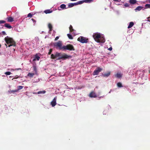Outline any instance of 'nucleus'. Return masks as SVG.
Here are the masks:
<instances>
[{
  "instance_id": "1",
  "label": "nucleus",
  "mask_w": 150,
  "mask_h": 150,
  "mask_svg": "<svg viewBox=\"0 0 150 150\" xmlns=\"http://www.w3.org/2000/svg\"><path fill=\"white\" fill-rule=\"evenodd\" d=\"M93 37L95 41L97 43H103L105 42L104 35L100 33L96 32L93 33Z\"/></svg>"
},
{
  "instance_id": "2",
  "label": "nucleus",
  "mask_w": 150,
  "mask_h": 150,
  "mask_svg": "<svg viewBox=\"0 0 150 150\" xmlns=\"http://www.w3.org/2000/svg\"><path fill=\"white\" fill-rule=\"evenodd\" d=\"M51 58L53 59L57 58L58 57V59H65L69 58L72 57L71 55H68L65 53H59L56 52L54 54H52L51 55Z\"/></svg>"
},
{
  "instance_id": "3",
  "label": "nucleus",
  "mask_w": 150,
  "mask_h": 150,
  "mask_svg": "<svg viewBox=\"0 0 150 150\" xmlns=\"http://www.w3.org/2000/svg\"><path fill=\"white\" fill-rule=\"evenodd\" d=\"M4 40L6 43L8 45V47L11 46H15V42L12 38L7 36L5 38Z\"/></svg>"
},
{
  "instance_id": "4",
  "label": "nucleus",
  "mask_w": 150,
  "mask_h": 150,
  "mask_svg": "<svg viewBox=\"0 0 150 150\" xmlns=\"http://www.w3.org/2000/svg\"><path fill=\"white\" fill-rule=\"evenodd\" d=\"M63 50H68L69 51H74L75 49L74 46L71 44H68L66 46H63Z\"/></svg>"
},
{
  "instance_id": "5",
  "label": "nucleus",
  "mask_w": 150,
  "mask_h": 150,
  "mask_svg": "<svg viewBox=\"0 0 150 150\" xmlns=\"http://www.w3.org/2000/svg\"><path fill=\"white\" fill-rule=\"evenodd\" d=\"M77 40L82 43H86L88 42V39L85 37L82 36L79 37L78 38Z\"/></svg>"
},
{
  "instance_id": "6",
  "label": "nucleus",
  "mask_w": 150,
  "mask_h": 150,
  "mask_svg": "<svg viewBox=\"0 0 150 150\" xmlns=\"http://www.w3.org/2000/svg\"><path fill=\"white\" fill-rule=\"evenodd\" d=\"M54 47L57 48L58 47V49L59 50H63V46H62V42L59 41L57 42H55L54 43Z\"/></svg>"
},
{
  "instance_id": "7",
  "label": "nucleus",
  "mask_w": 150,
  "mask_h": 150,
  "mask_svg": "<svg viewBox=\"0 0 150 150\" xmlns=\"http://www.w3.org/2000/svg\"><path fill=\"white\" fill-rule=\"evenodd\" d=\"M102 70V69L100 67H98L93 71V75H97Z\"/></svg>"
},
{
  "instance_id": "8",
  "label": "nucleus",
  "mask_w": 150,
  "mask_h": 150,
  "mask_svg": "<svg viewBox=\"0 0 150 150\" xmlns=\"http://www.w3.org/2000/svg\"><path fill=\"white\" fill-rule=\"evenodd\" d=\"M57 99V97H55L53 99L52 101L50 103V104L52 105V107H54L56 105V100Z\"/></svg>"
},
{
  "instance_id": "9",
  "label": "nucleus",
  "mask_w": 150,
  "mask_h": 150,
  "mask_svg": "<svg viewBox=\"0 0 150 150\" xmlns=\"http://www.w3.org/2000/svg\"><path fill=\"white\" fill-rule=\"evenodd\" d=\"M40 58V57L38 54H36L33 59V61L35 62L36 60L39 61Z\"/></svg>"
},
{
  "instance_id": "10",
  "label": "nucleus",
  "mask_w": 150,
  "mask_h": 150,
  "mask_svg": "<svg viewBox=\"0 0 150 150\" xmlns=\"http://www.w3.org/2000/svg\"><path fill=\"white\" fill-rule=\"evenodd\" d=\"M89 96L91 98H96L97 97L96 94L94 92H92L89 94Z\"/></svg>"
},
{
  "instance_id": "11",
  "label": "nucleus",
  "mask_w": 150,
  "mask_h": 150,
  "mask_svg": "<svg viewBox=\"0 0 150 150\" xmlns=\"http://www.w3.org/2000/svg\"><path fill=\"white\" fill-rule=\"evenodd\" d=\"M129 3L132 5H134L137 2L136 0H129Z\"/></svg>"
},
{
  "instance_id": "12",
  "label": "nucleus",
  "mask_w": 150,
  "mask_h": 150,
  "mask_svg": "<svg viewBox=\"0 0 150 150\" xmlns=\"http://www.w3.org/2000/svg\"><path fill=\"white\" fill-rule=\"evenodd\" d=\"M143 8V7L142 6H137L135 9V11L136 12H137L138 11H140Z\"/></svg>"
},
{
  "instance_id": "13",
  "label": "nucleus",
  "mask_w": 150,
  "mask_h": 150,
  "mask_svg": "<svg viewBox=\"0 0 150 150\" xmlns=\"http://www.w3.org/2000/svg\"><path fill=\"white\" fill-rule=\"evenodd\" d=\"M48 27L49 28V33H50V32L52 30V24L50 23H49L48 24Z\"/></svg>"
},
{
  "instance_id": "14",
  "label": "nucleus",
  "mask_w": 150,
  "mask_h": 150,
  "mask_svg": "<svg viewBox=\"0 0 150 150\" xmlns=\"http://www.w3.org/2000/svg\"><path fill=\"white\" fill-rule=\"evenodd\" d=\"M69 30H70V32H73V33L74 34H76V33H75V31L73 28V27L71 25H70V27H69Z\"/></svg>"
},
{
  "instance_id": "15",
  "label": "nucleus",
  "mask_w": 150,
  "mask_h": 150,
  "mask_svg": "<svg viewBox=\"0 0 150 150\" xmlns=\"http://www.w3.org/2000/svg\"><path fill=\"white\" fill-rule=\"evenodd\" d=\"M4 26L5 27L8 29H11L12 28L11 26L8 23H5L4 25Z\"/></svg>"
},
{
  "instance_id": "16",
  "label": "nucleus",
  "mask_w": 150,
  "mask_h": 150,
  "mask_svg": "<svg viewBox=\"0 0 150 150\" xmlns=\"http://www.w3.org/2000/svg\"><path fill=\"white\" fill-rule=\"evenodd\" d=\"M122 74L120 73H117L115 75V76L117 78H120L122 76Z\"/></svg>"
},
{
  "instance_id": "17",
  "label": "nucleus",
  "mask_w": 150,
  "mask_h": 150,
  "mask_svg": "<svg viewBox=\"0 0 150 150\" xmlns=\"http://www.w3.org/2000/svg\"><path fill=\"white\" fill-rule=\"evenodd\" d=\"M52 12V11L51 9H47L44 11V12L46 14L51 13Z\"/></svg>"
},
{
  "instance_id": "18",
  "label": "nucleus",
  "mask_w": 150,
  "mask_h": 150,
  "mask_svg": "<svg viewBox=\"0 0 150 150\" xmlns=\"http://www.w3.org/2000/svg\"><path fill=\"white\" fill-rule=\"evenodd\" d=\"M134 25V23L133 22H131L129 23V25L128 26L127 28L128 29L131 28Z\"/></svg>"
},
{
  "instance_id": "19",
  "label": "nucleus",
  "mask_w": 150,
  "mask_h": 150,
  "mask_svg": "<svg viewBox=\"0 0 150 150\" xmlns=\"http://www.w3.org/2000/svg\"><path fill=\"white\" fill-rule=\"evenodd\" d=\"M7 21L8 22H12L13 20V18L11 17H8L7 18Z\"/></svg>"
},
{
  "instance_id": "20",
  "label": "nucleus",
  "mask_w": 150,
  "mask_h": 150,
  "mask_svg": "<svg viewBox=\"0 0 150 150\" xmlns=\"http://www.w3.org/2000/svg\"><path fill=\"white\" fill-rule=\"evenodd\" d=\"M60 7L62 9H65L68 8L67 7H66V5L64 4H62L60 6Z\"/></svg>"
},
{
  "instance_id": "21",
  "label": "nucleus",
  "mask_w": 150,
  "mask_h": 150,
  "mask_svg": "<svg viewBox=\"0 0 150 150\" xmlns=\"http://www.w3.org/2000/svg\"><path fill=\"white\" fill-rule=\"evenodd\" d=\"M17 92V91L16 89L15 90H10L8 91V92L10 94L15 93Z\"/></svg>"
},
{
  "instance_id": "22",
  "label": "nucleus",
  "mask_w": 150,
  "mask_h": 150,
  "mask_svg": "<svg viewBox=\"0 0 150 150\" xmlns=\"http://www.w3.org/2000/svg\"><path fill=\"white\" fill-rule=\"evenodd\" d=\"M33 70L35 74H37V69L36 67L35 66H33Z\"/></svg>"
},
{
  "instance_id": "23",
  "label": "nucleus",
  "mask_w": 150,
  "mask_h": 150,
  "mask_svg": "<svg viewBox=\"0 0 150 150\" xmlns=\"http://www.w3.org/2000/svg\"><path fill=\"white\" fill-rule=\"evenodd\" d=\"M35 74L34 73H29L28 74L27 76L30 77H32Z\"/></svg>"
},
{
  "instance_id": "24",
  "label": "nucleus",
  "mask_w": 150,
  "mask_h": 150,
  "mask_svg": "<svg viewBox=\"0 0 150 150\" xmlns=\"http://www.w3.org/2000/svg\"><path fill=\"white\" fill-rule=\"evenodd\" d=\"M23 87V86H17V89L16 90L17 91V92H18L19 90L22 89Z\"/></svg>"
},
{
  "instance_id": "25",
  "label": "nucleus",
  "mask_w": 150,
  "mask_h": 150,
  "mask_svg": "<svg viewBox=\"0 0 150 150\" xmlns=\"http://www.w3.org/2000/svg\"><path fill=\"white\" fill-rule=\"evenodd\" d=\"M117 86L119 88H121L123 87V86H122V83L120 82L118 83H117Z\"/></svg>"
},
{
  "instance_id": "26",
  "label": "nucleus",
  "mask_w": 150,
  "mask_h": 150,
  "mask_svg": "<svg viewBox=\"0 0 150 150\" xmlns=\"http://www.w3.org/2000/svg\"><path fill=\"white\" fill-rule=\"evenodd\" d=\"M68 7H67L68 8H70L73 7V6H74L73 3H70L69 4H68Z\"/></svg>"
},
{
  "instance_id": "27",
  "label": "nucleus",
  "mask_w": 150,
  "mask_h": 150,
  "mask_svg": "<svg viewBox=\"0 0 150 150\" xmlns=\"http://www.w3.org/2000/svg\"><path fill=\"white\" fill-rule=\"evenodd\" d=\"M110 74V72H108L107 73H105L103 75V76L104 77H108V76Z\"/></svg>"
},
{
  "instance_id": "28",
  "label": "nucleus",
  "mask_w": 150,
  "mask_h": 150,
  "mask_svg": "<svg viewBox=\"0 0 150 150\" xmlns=\"http://www.w3.org/2000/svg\"><path fill=\"white\" fill-rule=\"evenodd\" d=\"M67 36L68 37V38L70 39H72L73 38L72 36V35L70 34H67Z\"/></svg>"
},
{
  "instance_id": "29",
  "label": "nucleus",
  "mask_w": 150,
  "mask_h": 150,
  "mask_svg": "<svg viewBox=\"0 0 150 150\" xmlns=\"http://www.w3.org/2000/svg\"><path fill=\"white\" fill-rule=\"evenodd\" d=\"M78 5L79 4H81L83 3L84 2H85V1H84V0H82V1H77Z\"/></svg>"
},
{
  "instance_id": "30",
  "label": "nucleus",
  "mask_w": 150,
  "mask_h": 150,
  "mask_svg": "<svg viewBox=\"0 0 150 150\" xmlns=\"http://www.w3.org/2000/svg\"><path fill=\"white\" fill-rule=\"evenodd\" d=\"M145 8H150V4H146L145 5Z\"/></svg>"
},
{
  "instance_id": "31",
  "label": "nucleus",
  "mask_w": 150,
  "mask_h": 150,
  "mask_svg": "<svg viewBox=\"0 0 150 150\" xmlns=\"http://www.w3.org/2000/svg\"><path fill=\"white\" fill-rule=\"evenodd\" d=\"M85 1V3H90L91 2H93V0H84Z\"/></svg>"
},
{
  "instance_id": "32",
  "label": "nucleus",
  "mask_w": 150,
  "mask_h": 150,
  "mask_svg": "<svg viewBox=\"0 0 150 150\" xmlns=\"http://www.w3.org/2000/svg\"><path fill=\"white\" fill-rule=\"evenodd\" d=\"M46 91H38L37 93L38 94H44L45 93Z\"/></svg>"
},
{
  "instance_id": "33",
  "label": "nucleus",
  "mask_w": 150,
  "mask_h": 150,
  "mask_svg": "<svg viewBox=\"0 0 150 150\" xmlns=\"http://www.w3.org/2000/svg\"><path fill=\"white\" fill-rule=\"evenodd\" d=\"M33 16V15L31 13H30L28 14L27 16V17H32Z\"/></svg>"
},
{
  "instance_id": "34",
  "label": "nucleus",
  "mask_w": 150,
  "mask_h": 150,
  "mask_svg": "<svg viewBox=\"0 0 150 150\" xmlns=\"http://www.w3.org/2000/svg\"><path fill=\"white\" fill-rule=\"evenodd\" d=\"M11 74V73L10 71H7L5 73V74L6 75H9Z\"/></svg>"
},
{
  "instance_id": "35",
  "label": "nucleus",
  "mask_w": 150,
  "mask_h": 150,
  "mask_svg": "<svg viewBox=\"0 0 150 150\" xmlns=\"http://www.w3.org/2000/svg\"><path fill=\"white\" fill-rule=\"evenodd\" d=\"M31 20H32V21H33V23H34V25H35V23L36 22V21L33 18H32Z\"/></svg>"
},
{
  "instance_id": "36",
  "label": "nucleus",
  "mask_w": 150,
  "mask_h": 150,
  "mask_svg": "<svg viewBox=\"0 0 150 150\" xmlns=\"http://www.w3.org/2000/svg\"><path fill=\"white\" fill-rule=\"evenodd\" d=\"M124 5L125 7H128L129 6V4L127 3H126Z\"/></svg>"
},
{
  "instance_id": "37",
  "label": "nucleus",
  "mask_w": 150,
  "mask_h": 150,
  "mask_svg": "<svg viewBox=\"0 0 150 150\" xmlns=\"http://www.w3.org/2000/svg\"><path fill=\"white\" fill-rule=\"evenodd\" d=\"M6 22V21H4L1 20L0 21V24L4 23Z\"/></svg>"
},
{
  "instance_id": "38",
  "label": "nucleus",
  "mask_w": 150,
  "mask_h": 150,
  "mask_svg": "<svg viewBox=\"0 0 150 150\" xmlns=\"http://www.w3.org/2000/svg\"><path fill=\"white\" fill-rule=\"evenodd\" d=\"M73 4L74 6H76V5H78V3L77 2H76V3H73Z\"/></svg>"
},
{
  "instance_id": "39",
  "label": "nucleus",
  "mask_w": 150,
  "mask_h": 150,
  "mask_svg": "<svg viewBox=\"0 0 150 150\" xmlns=\"http://www.w3.org/2000/svg\"><path fill=\"white\" fill-rule=\"evenodd\" d=\"M52 49H50L49 50V51L48 52V54H51V53L52 52Z\"/></svg>"
},
{
  "instance_id": "40",
  "label": "nucleus",
  "mask_w": 150,
  "mask_h": 150,
  "mask_svg": "<svg viewBox=\"0 0 150 150\" xmlns=\"http://www.w3.org/2000/svg\"><path fill=\"white\" fill-rule=\"evenodd\" d=\"M3 35H6V32L4 31H3L1 33Z\"/></svg>"
},
{
  "instance_id": "41",
  "label": "nucleus",
  "mask_w": 150,
  "mask_h": 150,
  "mask_svg": "<svg viewBox=\"0 0 150 150\" xmlns=\"http://www.w3.org/2000/svg\"><path fill=\"white\" fill-rule=\"evenodd\" d=\"M113 1L116 2H119L120 1V0H113Z\"/></svg>"
},
{
  "instance_id": "42",
  "label": "nucleus",
  "mask_w": 150,
  "mask_h": 150,
  "mask_svg": "<svg viewBox=\"0 0 150 150\" xmlns=\"http://www.w3.org/2000/svg\"><path fill=\"white\" fill-rule=\"evenodd\" d=\"M108 50L110 51H111L112 50V47H110L108 49Z\"/></svg>"
},
{
  "instance_id": "43",
  "label": "nucleus",
  "mask_w": 150,
  "mask_h": 150,
  "mask_svg": "<svg viewBox=\"0 0 150 150\" xmlns=\"http://www.w3.org/2000/svg\"><path fill=\"white\" fill-rule=\"evenodd\" d=\"M19 77L17 76H15V77H14L13 78V79H17V78H18Z\"/></svg>"
},
{
  "instance_id": "44",
  "label": "nucleus",
  "mask_w": 150,
  "mask_h": 150,
  "mask_svg": "<svg viewBox=\"0 0 150 150\" xmlns=\"http://www.w3.org/2000/svg\"><path fill=\"white\" fill-rule=\"evenodd\" d=\"M59 37H58V36H57V37H56V38H55V40H57L59 39Z\"/></svg>"
},
{
  "instance_id": "45",
  "label": "nucleus",
  "mask_w": 150,
  "mask_h": 150,
  "mask_svg": "<svg viewBox=\"0 0 150 150\" xmlns=\"http://www.w3.org/2000/svg\"><path fill=\"white\" fill-rule=\"evenodd\" d=\"M147 21L150 22V16L148 18Z\"/></svg>"
},
{
  "instance_id": "46",
  "label": "nucleus",
  "mask_w": 150,
  "mask_h": 150,
  "mask_svg": "<svg viewBox=\"0 0 150 150\" xmlns=\"http://www.w3.org/2000/svg\"><path fill=\"white\" fill-rule=\"evenodd\" d=\"M33 61H32L31 60H30V62L31 63H33Z\"/></svg>"
},
{
  "instance_id": "47",
  "label": "nucleus",
  "mask_w": 150,
  "mask_h": 150,
  "mask_svg": "<svg viewBox=\"0 0 150 150\" xmlns=\"http://www.w3.org/2000/svg\"><path fill=\"white\" fill-rule=\"evenodd\" d=\"M103 114H105V115L106 114V113H105V111H104L103 112Z\"/></svg>"
},
{
  "instance_id": "48",
  "label": "nucleus",
  "mask_w": 150,
  "mask_h": 150,
  "mask_svg": "<svg viewBox=\"0 0 150 150\" xmlns=\"http://www.w3.org/2000/svg\"><path fill=\"white\" fill-rule=\"evenodd\" d=\"M148 1L149 3H150V0H148Z\"/></svg>"
},
{
  "instance_id": "49",
  "label": "nucleus",
  "mask_w": 150,
  "mask_h": 150,
  "mask_svg": "<svg viewBox=\"0 0 150 150\" xmlns=\"http://www.w3.org/2000/svg\"><path fill=\"white\" fill-rule=\"evenodd\" d=\"M111 90H110V91L109 92V93H111Z\"/></svg>"
},
{
  "instance_id": "50",
  "label": "nucleus",
  "mask_w": 150,
  "mask_h": 150,
  "mask_svg": "<svg viewBox=\"0 0 150 150\" xmlns=\"http://www.w3.org/2000/svg\"><path fill=\"white\" fill-rule=\"evenodd\" d=\"M5 45H6V47H7L8 46H7V45L6 44H5Z\"/></svg>"
},
{
  "instance_id": "51",
  "label": "nucleus",
  "mask_w": 150,
  "mask_h": 150,
  "mask_svg": "<svg viewBox=\"0 0 150 150\" xmlns=\"http://www.w3.org/2000/svg\"><path fill=\"white\" fill-rule=\"evenodd\" d=\"M104 97V96H102L100 97V98H103V97Z\"/></svg>"
},
{
  "instance_id": "52",
  "label": "nucleus",
  "mask_w": 150,
  "mask_h": 150,
  "mask_svg": "<svg viewBox=\"0 0 150 150\" xmlns=\"http://www.w3.org/2000/svg\"><path fill=\"white\" fill-rule=\"evenodd\" d=\"M117 13L118 14V11H117Z\"/></svg>"
},
{
  "instance_id": "53",
  "label": "nucleus",
  "mask_w": 150,
  "mask_h": 150,
  "mask_svg": "<svg viewBox=\"0 0 150 150\" xmlns=\"http://www.w3.org/2000/svg\"><path fill=\"white\" fill-rule=\"evenodd\" d=\"M17 69V70H18V69Z\"/></svg>"
},
{
  "instance_id": "54",
  "label": "nucleus",
  "mask_w": 150,
  "mask_h": 150,
  "mask_svg": "<svg viewBox=\"0 0 150 150\" xmlns=\"http://www.w3.org/2000/svg\"><path fill=\"white\" fill-rule=\"evenodd\" d=\"M1 47V45L0 44V48Z\"/></svg>"
},
{
  "instance_id": "55",
  "label": "nucleus",
  "mask_w": 150,
  "mask_h": 150,
  "mask_svg": "<svg viewBox=\"0 0 150 150\" xmlns=\"http://www.w3.org/2000/svg\"><path fill=\"white\" fill-rule=\"evenodd\" d=\"M12 77V76H10V77Z\"/></svg>"
}]
</instances>
